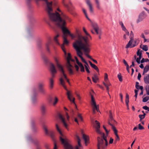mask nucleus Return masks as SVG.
<instances>
[{
    "label": "nucleus",
    "mask_w": 149,
    "mask_h": 149,
    "mask_svg": "<svg viewBox=\"0 0 149 149\" xmlns=\"http://www.w3.org/2000/svg\"><path fill=\"white\" fill-rule=\"evenodd\" d=\"M103 84H104V85L105 86V87H106L107 90L108 91V93L109 95V96L110 97V95L109 92V86H108V85L106 84V83H105V82H103Z\"/></svg>",
    "instance_id": "44"
},
{
    "label": "nucleus",
    "mask_w": 149,
    "mask_h": 149,
    "mask_svg": "<svg viewBox=\"0 0 149 149\" xmlns=\"http://www.w3.org/2000/svg\"><path fill=\"white\" fill-rule=\"evenodd\" d=\"M133 36H130V40L126 46V48L127 49L128 48H132L136 46V45L135 44H132V45L133 40Z\"/></svg>",
    "instance_id": "11"
},
{
    "label": "nucleus",
    "mask_w": 149,
    "mask_h": 149,
    "mask_svg": "<svg viewBox=\"0 0 149 149\" xmlns=\"http://www.w3.org/2000/svg\"><path fill=\"white\" fill-rule=\"evenodd\" d=\"M56 127L58 131L61 135L60 140L61 143L64 146L65 149H73L72 146L68 143V141L66 137L63 135L57 124L56 125Z\"/></svg>",
    "instance_id": "4"
},
{
    "label": "nucleus",
    "mask_w": 149,
    "mask_h": 149,
    "mask_svg": "<svg viewBox=\"0 0 149 149\" xmlns=\"http://www.w3.org/2000/svg\"><path fill=\"white\" fill-rule=\"evenodd\" d=\"M59 36V35L58 34L54 38V41L58 44H59V43L57 38Z\"/></svg>",
    "instance_id": "42"
},
{
    "label": "nucleus",
    "mask_w": 149,
    "mask_h": 149,
    "mask_svg": "<svg viewBox=\"0 0 149 149\" xmlns=\"http://www.w3.org/2000/svg\"><path fill=\"white\" fill-rule=\"evenodd\" d=\"M139 89L141 90V91L140 93L139 94V95H142L143 94V86H140Z\"/></svg>",
    "instance_id": "49"
},
{
    "label": "nucleus",
    "mask_w": 149,
    "mask_h": 149,
    "mask_svg": "<svg viewBox=\"0 0 149 149\" xmlns=\"http://www.w3.org/2000/svg\"><path fill=\"white\" fill-rule=\"evenodd\" d=\"M143 108L144 109L147 110L148 111H149V108L146 106L143 107Z\"/></svg>",
    "instance_id": "58"
},
{
    "label": "nucleus",
    "mask_w": 149,
    "mask_h": 149,
    "mask_svg": "<svg viewBox=\"0 0 149 149\" xmlns=\"http://www.w3.org/2000/svg\"><path fill=\"white\" fill-rule=\"evenodd\" d=\"M123 62L124 63V64L126 66V67H128L129 65H128V64H127V62L126 61L125 59H124L123 60Z\"/></svg>",
    "instance_id": "59"
},
{
    "label": "nucleus",
    "mask_w": 149,
    "mask_h": 149,
    "mask_svg": "<svg viewBox=\"0 0 149 149\" xmlns=\"http://www.w3.org/2000/svg\"><path fill=\"white\" fill-rule=\"evenodd\" d=\"M138 127L139 129L140 130H142L144 129V127L142 126L141 125L140 123L139 124Z\"/></svg>",
    "instance_id": "54"
},
{
    "label": "nucleus",
    "mask_w": 149,
    "mask_h": 149,
    "mask_svg": "<svg viewBox=\"0 0 149 149\" xmlns=\"http://www.w3.org/2000/svg\"><path fill=\"white\" fill-rule=\"evenodd\" d=\"M80 58H81L82 62H83L84 63L86 64V65L88 64L85 61V60L84 59V58L82 56Z\"/></svg>",
    "instance_id": "53"
},
{
    "label": "nucleus",
    "mask_w": 149,
    "mask_h": 149,
    "mask_svg": "<svg viewBox=\"0 0 149 149\" xmlns=\"http://www.w3.org/2000/svg\"><path fill=\"white\" fill-rule=\"evenodd\" d=\"M43 128L45 131L46 134H48V131L45 125H44L43 126Z\"/></svg>",
    "instance_id": "43"
},
{
    "label": "nucleus",
    "mask_w": 149,
    "mask_h": 149,
    "mask_svg": "<svg viewBox=\"0 0 149 149\" xmlns=\"http://www.w3.org/2000/svg\"><path fill=\"white\" fill-rule=\"evenodd\" d=\"M85 1L86 4L89 7L90 12L91 13H93V10L92 4L90 2V0H85Z\"/></svg>",
    "instance_id": "15"
},
{
    "label": "nucleus",
    "mask_w": 149,
    "mask_h": 149,
    "mask_svg": "<svg viewBox=\"0 0 149 149\" xmlns=\"http://www.w3.org/2000/svg\"><path fill=\"white\" fill-rule=\"evenodd\" d=\"M27 139L29 142L36 146L37 148H38V147H39V141L37 139H33L30 136H28L27 137Z\"/></svg>",
    "instance_id": "12"
},
{
    "label": "nucleus",
    "mask_w": 149,
    "mask_h": 149,
    "mask_svg": "<svg viewBox=\"0 0 149 149\" xmlns=\"http://www.w3.org/2000/svg\"><path fill=\"white\" fill-rule=\"evenodd\" d=\"M50 19L56 23L58 26L61 28L64 36L65 34H70V32L64 26L66 24L65 21L62 20L60 14L58 12H56V14L51 18Z\"/></svg>",
    "instance_id": "3"
},
{
    "label": "nucleus",
    "mask_w": 149,
    "mask_h": 149,
    "mask_svg": "<svg viewBox=\"0 0 149 149\" xmlns=\"http://www.w3.org/2000/svg\"><path fill=\"white\" fill-rule=\"evenodd\" d=\"M63 38L64 39L63 43L65 44H68L69 43V42L67 39L66 38L65 36H63Z\"/></svg>",
    "instance_id": "29"
},
{
    "label": "nucleus",
    "mask_w": 149,
    "mask_h": 149,
    "mask_svg": "<svg viewBox=\"0 0 149 149\" xmlns=\"http://www.w3.org/2000/svg\"><path fill=\"white\" fill-rule=\"evenodd\" d=\"M96 124L95 128L96 132L101 135H102L101 138L99 136L97 137V149H105L108 145V143L107 139V136H105L104 133H102L100 130V123L97 120L95 121Z\"/></svg>",
    "instance_id": "2"
},
{
    "label": "nucleus",
    "mask_w": 149,
    "mask_h": 149,
    "mask_svg": "<svg viewBox=\"0 0 149 149\" xmlns=\"http://www.w3.org/2000/svg\"><path fill=\"white\" fill-rule=\"evenodd\" d=\"M83 137L85 141V143H86L87 141L89 139L88 136L83 134Z\"/></svg>",
    "instance_id": "28"
},
{
    "label": "nucleus",
    "mask_w": 149,
    "mask_h": 149,
    "mask_svg": "<svg viewBox=\"0 0 149 149\" xmlns=\"http://www.w3.org/2000/svg\"><path fill=\"white\" fill-rule=\"evenodd\" d=\"M51 44V40L50 39L47 42V43L46 44V49L47 52L49 53H50V50L49 48V46Z\"/></svg>",
    "instance_id": "19"
},
{
    "label": "nucleus",
    "mask_w": 149,
    "mask_h": 149,
    "mask_svg": "<svg viewBox=\"0 0 149 149\" xmlns=\"http://www.w3.org/2000/svg\"><path fill=\"white\" fill-rule=\"evenodd\" d=\"M82 10L85 15L87 14L86 13V11L85 9H84V8H82Z\"/></svg>",
    "instance_id": "63"
},
{
    "label": "nucleus",
    "mask_w": 149,
    "mask_h": 149,
    "mask_svg": "<svg viewBox=\"0 0 149 149\" xmlns=\"http://www.w3.org/2000/svg\"><path fill=\"white\" fill-rule=\"evenodd\" d=\"M67 69L70 74L72 75L74 74V72L72 69V68H67Z\"/></svg>",
    "instance_id": "30"
},
{
    "label": "nucleus",
    "mask_w": 149,
    "mask_h": 149,
    "mask_svg": "<svg viewBox=\"0 0 149 149\" xmlns=\"http://www.w3.org/2000/svg\"><path fill=\"white\" fill-rule=\"evenodd\" d=\"M113 139H112V138H111L110 139V141H109V143L110 144H112L113 143Z\"/></svg>",
    "instance_id": "64"
},
{
    "label": "nucleus",
    "mask_w": 149,
    "mask_h": 149,
    "mask_svg": "<svg viewBox=\"0 0 149 149\" xmlns=\"http://www.w3.org/2000/svg\"><path fill=\"white\" fill-rule=\"evenodd\" d=\"M109 118L108 123L111 126V128L113 130H114L113 128L116 129L114 125L117 124V122L113 119L112 113L110 111H109Z\"/></svg>",
    "instance_id": "7"
},
{
    "label": "nucleus",
    "mask_w": 149,
    "mask_h": 149,
    "mask_svg": "<svg viewBox=\"0 0 149 149\" xmlns=\"http://www.w3.org/2000/svg\"><path fill=\"white\" fill-rule=\"evenodd\" d=\"M129 99H126L125 100V103L126 104V105L127 106V109H129V105H128V103L129 102Z\"/></svg>",
    "instance_id": "50"
},
{
    "label": "nucleus",
    "mask_w": 149,
    "mask_h": 149,
    "mask_svg": "<svg viewBox=\"0 0 149 149\" xmlns=\"http://www.w3.org/2000/svg\"><path fill=\"white\" fill-rule=\"evenodd\" d=\"M41 110L42 115H44L45 114L46 111V107L44 105L41 106Z\"/></svg>",
    "instance_id": "20"
},
{
    "label": "nucleus",
    "mask_w": 149,
    "mask_h": 149,
    "mask_svg": "<svg viewBox=\"0 0 149 149\" xmlns=\"http://www.w3.org/2000/svg\"><path fill=\"white\" fill-rule=\"evenodd\" d=\"M149 70V65H146L144 68L143 73V75H145V74Z\"/></svg>",
    "instance_id": "22"
},
{
    "label": "nucleus",
    "mask_w": 149,
    "mask_h": 149,
    "mask_svg": "<svg viewBox=\"0 0 149 149\" xmlns=\"http://www.w3.org/2000/svg\"><path fill=\"white\" fill-rule=\"evenodd\" d=\"M142 49L145 51H147L148 50V48L147 46L146 45H143Z\"/></svg>",
    "instance_id": "35"
},
{
    "label": "nucleus",
    "mask_w": 149,
    "mask_h": 149,
    "mask_svg": "<svg viewBox=\"0 0 149 149\" xmlns=\"http://www.w3.org/2000/svg\"><path fill=\"white\" fill-rule=\"evenodd\" d=\"M85 66L86 70V71L88 73H90V72L89 70V67L88 64H87L85 65Z\"/></svg>",
    "instance_id": "33"
},
{
    "label": "nucleus",
    "mask_w": 149,
    "mask_h": 149,
    "mask_svg": "<svg viewBox=\"0 0 149 149\" xmlns=\"http://www.w3.org/2000/svg\"><path fill=\"white\" fill-rule=\"evenodd\" d=\"M92 26L94 30L99 28L97 24L96 23H92Z\"/></svg>",
    "instance_id": "26"
},
{
    "label": "nucleus",
    "mask_w": 149,
    "mask_h": 149,
    "mask_svg": "<svg viewBox=\"0 0 149 149\" xmlns=\"http://www.w3.org/2000/svg\"><path fill=\"white\" fill-rule=\"evenodd\" d=\"M91 66L95 70H96L97 72L99 71V70L98 67L96 65H95V64H93Z\"/></svg>",
    "instance_id": "34"
},
{
    "label": "nucleus",
    "mask_w": 149,
    "mask_h": 149,
    "mask_svg": "<svg viewBox=\"0 0 149 149\" xmlns=\"http://www.w3.org/2000/svg\"><path fill=\"white\" fill-rule=\"evenodd\" d=\"M54 60L56 63V65L60 71L61 72L62 74L64 73V71L63 70V69L61 65L59 63L58 61L57 58H54Z\"/></svg>",
    "instance_id": "14"
},
{
    "label": "nucleus",
    "mask_w": 149,
    "mask_h": 149,
    "mask_svg": "<svg viewBox=\"0 0 149 149\" xmlns=\"http://www.w3.org/2000/svg\"><path fill=\"white\" fill-rule=\"evenodd\" d=\"M42 58L46 63H47L48 62V59L47 57L45 55L42 56Z\"/></svg>",
    "instance_id": "40"
},
{
    "label": "nucleus",
    "mask_w": 149,
    "mask_h": 149,
    "mask_svg": "<svg viewBox=\"0 0 149 149\" xmlns=\"http://www.w3.org/2000/svg\"><path fill=\"white\" fill-rule=\"evenodd\" d=\"M32 102L34 104L36 102L37 100H36V94L32 97Z\"/></svg>",
    "instance_id": "32"
},
{
    "label": "nucleus",
    "mask_w": 149,
    "mask_h": 149,
    "mask_svg": "<svg viewBox=\"0 0 149 149\" xmlns=\"http://www.w3.org/2000/svg\"><path fill=\"white\" fill-rule=\"evenodd\" d=\"M58 117L59 119L61 120L62 123H63V125H64L65 127L66 128V129H67L68 130V129L67 127V124L66 123L65 119L62 116L61 114H59L58 115Z\"/></svg>",
    "instance_id": "16"
},
{
    "label": "nucleus",
    "mask_w": 149,
    "mask_h": 149,
    "mask_svg": "<svg viewBox=\"0 0 149 149\" xmlns=\"http://www.w3.org/2000/svg\"><path fill=\"white\" fill-rule=\"evenodd\" d=\"M90 94L91 96V101L92 102L91 104L93 106V113L94 114L95 113V110H96L97 112L99 111V107L97 105L93 95L91 94V92L90 93Z\"/></svg>",
    "instance_id": "8"
},
{
    "label": "nucleus",
    "mask_w": 149,
    "mask_h": 149,
    "mask_svg": "<svg viewBox=\"0 0 149 149\" xmlns=\"http://www.w3.org/2000/svg\"><path fill=\"white\" fill-rule=\"evenodd\" d=\"M45 1L47 4V7L46 9L48 16L49 19L56 14V13L53 12V10L52 7V3L48 2V0H35L36 2L37 3L39 1Z\"/></svg>",
    "instance_id": "5"
},
{
    "label": "nucleus",
    "mask_w": 149,
    "mask_h": 149,
    "mask_svg": "<svg viewBox=\"0 0 149 149\" xmlns=\"http://www.w3.org/2000/svg\"><path fill=\"white\" fill-rule=\"evenodd\" d=\"M92 79L94 83H96L97 82L98 78L96 74H95L92 77Z\"/></svg>",
    "instance_id": "25"
},
{
    "label": "nucleus",
    "mask_w": 149,
    "mask_h": 149,
    "mask_svg": "<svg viewBox=\"0 0 149 149\" xmlns=\"http://www.w3.org/2000/svg\"><path fill=\"white\" fill-rule=\"evenodd\" d=\"M143 79L144 82L146 84H149V74L144 75Z\"/></svg>",
    "instance_id": "18"
},
{
    "label": "nucleus",
    "mask_w": 149,
    "mask_h": 149,
    "mask_svg": "<svg viewBox=\"0 0 149 149\" xmlns=\"http://www.w3.org/2000/svg\"><path fill=\"white\" fill-rule=\"evenodd\" d=\"M143 51L142 50H141L140 49L138 50L137 52V56L141 55H142V52Z\"/></svg>",
    "instance_id": "47"
},
{
    "label": "nucleus",
    "mask_w": 149,
    "mask_h": 149,
    "mask_svg": "<svg viewBox=\"0 0 149 149\" xmlns=\"http://www.w3.org/2000/svg\"><path fill=\"white\" fill-rule=\"evenodd\" d=\"M78 65L80 68L81 71V72H84L85 70L84 67L82 64L81 63H79V64Z\"/></svg>",
    "instance_id": "27"
},
{
    "label": "nucleus",
    "mask_w": 149,
    "mask_h": 149,
    "mask_svg": "<svg viewBox=\"0 0 149 149\" xmlns=\"http://www.w3.org/2000/svg\"><path fill=\"white\" fill-rule=\"evenodd\" d=\"M114 130H113L114 132L115 135L116 136L117 138L118 139H119V137L117 134L118 131L116 129L113 128Z\"/></svg>",
    "instance_id": "31"
},
{
    "label": "nucleus",
    "mask_w": 149,
    "mask_h": 149,
    "mask_svg": "<svg viewBox=\"0 0 149 149\" xmlns=\"http://www.w3.org/2000/svg\"><path fill=\"white\" fill-rule=\"evenodd\" d=\"M104 80L105 81H106L108 80V75L107 74L105 73V77H104Z\"/></svg>",
    "instance_id": "57"
},
{
    "label": "nucleus",
    "mask_w": 149,
    "mask_h": 149,
    "mask_svg": "<svg viewBox=\"0 0 149 149\" xmlns=\"http://www.w3.org/2000/svg\"><path fill=\"white\" fill-rule=\"evenodd\" d=\"M54 85V80L52 78H51L49 79V87L51 89H52Z\"/></svg>",
    "instance_id": "24"
},
{
    "label": "nucleus",
    "mask_w": 149,
    "mask_h": 149,
    "mask_svg": "<svg viewBox=\"0 0 149 149\" xmlns=\"http://www.w3.org/2000/svg\"><path fill=\"white\" fill-rule=\"evenodd\" d=\"M31 125L32 131L34 132H36L37 130L35 126V123L34 121H32L31 123Z\"/></svg>",
    "instance_id": "23"
},
{
    "label": "nucleus",
    "mask_w": 149,
    "mask_h": 149,
    "mask_svg": "<svg viewBox=\"0 0 149 149\" xmlns=\"http://www.w3.org/2000/svg\"><path fill=\"white\" fill-rule=\"evenodd\" d=\"M140 59L139 58H137L136 59V61L138 64H140L141 63V61H140Z\"/></svg>",
    "instance_id": "61"
},
{
    "label": "nucleus",
    "mask_w": 149,
    "mask_h": 149,
    "mask_svg": "<svg viewBox=\"0 0 149 149\" xmlns=\"http://www.w3.org/2000/svg\"><path fill=\"white\" fill-rule=\"evenodd\" d=\"M75 59L76 60V63H77V64H79V63H81V62H80L79 61V60H78V58H77V57L75 56Z\"/></svg>",
    "instance_id": "62"
},
{
    "label": "nucleus",
    "mask_w": 149,
    "mask_h": 149,
    "mask_svg": "<svg viewBox=\"0 0 149 149\" xmlns=\"http://www.w3.org/2000/svg\"><path fill=\"white\" fill-rule=\"evenodd\" d=\"M37 45L39 48H40L41 46V42L40 41L38 42Z\"/></svg>",
    "instance_id": "52"
},
{
    "label": "nucleus",
    "mask_w": 149,
    "mask_h": 149,
    "mask_svg": "<svg viewBox=\"0 0 149 149\" xmlns=\"http://www.w3.org/2000/svg\"><path fill=\"white\" fill-rule=\"evenodd\" d=\"M117 76L119 81H123V79L121 74L119 73L118 74Z\"/></svg>",
    "instance_id": "38"
},
{
    "label": "nucleus",
    "mask_w": 149,
    "mask_h": 149,
    "mask_svg": "<svg viewBox=\"0 0 149 149\" xmlns=\"http://www.w3.org/2000/svg\"><path fill=\"white\" fill-rule=\"evenodd\" d=\"M85 52V54L86 55V56L88 57V58H90L91 59L92 58V57L90 56L89 55L88 53H89V52Z\"/></svg>",
    "instance_id": "48"
},
{
    "label": "nucleus",
    "mask_w": 149,
    "mask_h": 149,
    "mask_svg": "<svg viewBox=\"0 0 149 149\" xmlns=\"http://www.w3.org/2000/svg\"><path fill=\"white\" fill-rule=\"evenodd\" d=\"M63 16H64V19H62V20H65V19L69 21L70 22L71 21V19L68 16H66L65 15H63Z\"/></svg>",
    "instance_id": "37"
},
{
    "label": "nucleus",
    "mask_w": 149,
    "mask_h": 149,
    "mask_svg": "<svg viewBox=\"0 0 149 149\" xmlns=\"http://www.w3.org/2000/svg\"><path fill=\"white\" fill-rule=\"evenodd\" d=\"M83 30L84 32L86 34V35H87V36H89L91 38V37L90 35L87 32L84 28H83Z\"/></svg>",
    "instance_id": "39"
},
{
    "label": "nucleus",
    "mask_w": 149,
    "mask_h": 149,
    "mask_svg": "<svg viewBox=\"0 0 149 149\" xmlns=\"http://www.w3.org/2000/svg\"><path fill=\"white\" fill-rule=\"evenodd\" d=\"M146 16L145 13L144 12H142L139 15L138 18L137 20V22L138 23L139 22L142 21L143 19L146 17Z\"/></svg>",
    "instance_id": "13"
},
{
    "label": "nucleus",
    "mask_w": 149,
    "mask_h": 149,
    "mask_svg": "<svg viewBox=\"0 0 149 149\" xmlns=\"http://www.w3.org/2000/svg\"><path fill=\"white\" fill-rule=\"evenodd\" d=\"M62 3L64 6L65 7H66L68 10H70V6H71L72 5V3L70 1L69 2V4H66L65 3L64 0H62Z\"/></svg>",
    "instance_id": "21"
},
{
    "label": "nucleus",
    "mask_w": 149,
    "mask_h": 149,
    "mask_svg": "<svg viewBox=\"0 0 149 149\" xmlns=\"http://www.w3.org/2000/svg\"><path fill=\"white\" fill-rule=\"evenodd\" d=\"M45 84L43 82H40L38 83V88L39 92L44 94L46 93V91L44 88Z\"/></svg>",
    "instance_id": "9"
},
{
    "label": "nucleus",
    "mask_w": 149,
    "mask_h": 149,
    "mask_svg": "<svg viewBox=\"0 0 149 149\" xmlns=\"http://www.w3.org/2000/svg\"><path fill=\"white\" fill-rule=\"evenodd\" d=\"M58 101V99L57 97H55L54 101L53 103V105H55L57 103Z\"/></svg>",
    "instance_id": "51"
},
{
    "label": "nucleus",
    "mask_w": 149,
    "mask_h": 149,
    "mask_svg": "<svg viewBox=\"0 0 149 149\" xmlns=\"http://www.w3.org/2000/svg\"><path fill=\"white\" fill-rule=\"evenodd\" d=\"M61 48H62V49L63 51V52L65 54V55H66V54H67V53H66V51H65V49H64V46L63 45L62 46Z\"/></svg>",
    "instance_id": "56"
},
{
    "label": "nucleus",
    "mask_w": 149,
    "mask_h": 149,
    "mask_svg": "<svg viewBox=\"0 0 149 149\" xmlns=\"http://www.w3.org/2000/svg\"><path fill=\"white\" fill-rule=\"evenodd\" d=\"M99 29V28L95 29L94 30H95V32H96V33L97 34L101 35V32L100 31H99L98 30Z\"/></svg>",
    "instance_id": "46"
},
{
    "label": "nucleus",
    "mask_w": 149,
    "mask_h": 149,
    "mask_svg": "<svg viewBox=\"0 0 149 149\" xmlns=\"http://www.w3.org/2000/svg\"><path fill=\"white\" fill-rule=\"evenodd\" d=\"M78 40L73 43V46L77 51V55L80 58L82 56V53L80 49L83 50L84 52H90V45L88 42V38L84 37L81 35H78Z\"/></svg>",
    "instance_id": "1"
},
{
    "label": "nucleus",
    "mask_w": 149,
    "mask_h": 149,
    "mask_svg": "<svg viewBox=\"0 0 149 149\" xmlns=\"http://www.w3.org/2000/svg\"><path fill=\"white\" fill-rule=\"evenodd\" d=\"M139 117L140 118V121H141L142 119H143L145 118L143 115L141 114L139 115Z\"/></svg>",
    "instance_id": "55"
},
{
    "label": "nucleus",
    "mask_w": 149,
    "mask_h": 149,
    "mask_svg": "<svg viewBox=\"0 0 149 149\" xmlns=\"http://www.w3.org/2000/svg\"><path fill=\"white\" fill-rule=\"evenodd\" d=\"M145 89L146 92L147 94L149 95V85H147L145 87Z\"/></svg>",
    "instance_id": "36"
},
{
    "label": "nucleus",
    "mask_w": 149,
    "mask_h": 149,
    "mask_svg": "<svg viewBox=\"0 0 149 149\" xmlns=\"http://www.w3.org/2000/svg\"><path fill=\"white\" fill-rule=\"evenodd\" d=\"M67 68H72V66L70 63V61H74V60L72 58L71 55L70 53H68V56L67 58Z\"/></svg>",
    "instance_id": "10"
},
{
    "label": "nucleus",
    "mask_w": 149,
    "mask_h": 149,
    "mask_svg": "<svg viewBox=\"0 0 149 149\" xmlns=\"http://www.w3.org/2000/svg\"><path fill=\"white\" fill-rule=\"evenodd\" d=\"M149 99V97H146L143 99L142 101L143 102H146L148 101Z\"/></svg>",
    "instance_id": "45"
},
{
    "label": "nucleus",
    "mask_w": 149,
    "mask_h": 149,
    "mask_svg": "<svg viewBox=\"0 0 149 149\" xmlns=\"http://www.w3.org/2000/svg\"><path fill=\"white\" fill-rule=\"evenodd\" d=\"M149 61V60L148 58L144 59L143 58L141 61V63H143L145 62H147Z\"/></svg>",
    "instance_id": "41"
},
{
    "label": "nucleus",
    "mask_w": 149,
    "mask_h": 149,
    "mask_svg": "<svg viewBox=\"0 0 149 149\" xmlns=\"http://www.w3.org/2000/svg\"><path fill=\"white\" fill-rule=\"evenodd\" d=\"M50 69L52 73H56L57 72L54 65L52 63H51L50 64Z\"/></svg>",
    "instance_id": "17"
},
{
    "label": "nucleus",
    "mask_w": 149,
    "mask_h": 149,
    "mask_svg": "<svg viewBox=\"0 0 149 149\" xmlns=\"http://www.w3.org/2000/svg\"><path fill=\"white\" fill-rule=\"evenodd\" d=\"M74 67L76 69L77 71H78L79 70V67L78 65L75 64L74 65Z\"/></svg>",
    "instance_id": "60"
},
{
    "label": "nucleus",
    "mask_w": 149,
    "mask_h": 149,
    "mask_svg": "<svg viewBox=\"0 0 149 149\" xmlns=\"http://www.w3.org/2000/svg\"><path fill=\"white\" fill-rule=\"evenodd\" d=\"M60 81L61 84L63 86L64 88L67 91V95H68V97L69 100L70 101L74 103L75 98L74 97H72L73 98V100H72V95L70 94V91H68L66 86L65 85V82L62 78H60Z\"/></svg>",
    "instance_id": "6"
}]
</instances>
